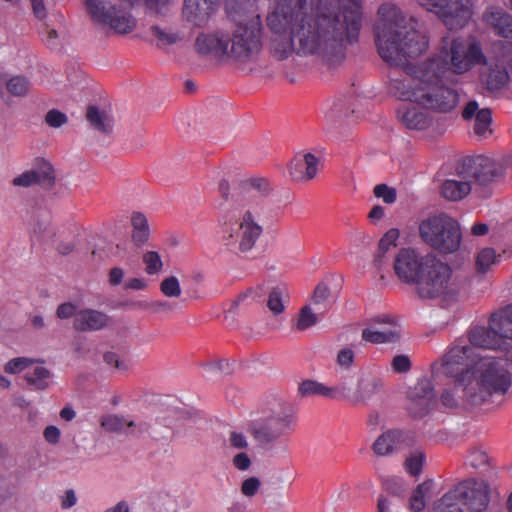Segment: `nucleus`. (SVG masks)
Segmentation results:
<instances>
[{
  "instance_id": "nucleus-49",
  "label": "nucleus",
  "mask_w": 512,
  "mask_h": 512,
  "mask_svg": "<svg viewBox=\"0 0 512 512\" xmlns=\"http://www.w3.org/2000/svg\"><path fill=\"white\" fill-rule=\"evenodd\" d=\"M161 293L169 298H178L181 296L182 290L179 280L175 276L165 277L159 285Z\"/></svg>"
},
{
  "instance_id": "nucleus-10",
  "label": "nucleus",
  "mask_w": 512,
  "mask_h": 512,
  "mask_svg": "<svg viewBox=\"0 0 512 512\" xmlns=\"http://www.w3.org/2000/svg\"><path fill=\"white\" fill-rule=\"evenodd\" d=\"M294 427V416L289 409L278 408L250 424V433L260 448L270 450Z\"/></svg>"
},
{
  "instance_id": "nucleus-30",
  "label": "nucleus",
  "mask_w": 512,
  "mask_h": 512,
  "mask_svg": "<svg viewBox=\"0 0 512 512\" xmlns=\"http://www.w3.org/2000/svg\"><path fill=\"white\" fill-rule=\"evenodd\" d=\"M400 122L410 130H424L431 124L429 115L415 106H404L398 110Z\"/></svg>"
},
{
  "instance_id": "nucleus-57",
  "label": "nucleus",
  "mask_w": 512,
  "mask_h": 512,
  "mask_svg": "<svg viewBox=\"0 0 512 512\" xmlns=\"http://www.w3.org/2000/svg\"><path fill=\"white\" fill-rule=\"evenodd\" d=\"M260 487V479L258 477L252 476L243 480V482L241 483L240 490L244 496L251 498L258 493Z\"/></svg>"
},
{
  "instance_id": "nucleus-59",
  "label": "nucleus",
  "mask_w": 512,
  "mask_h": 512,
  "mask_svg": "<svg viewBox=\"0 0 512 512\" xmlns=\"http://www.w3.org/2000/svg\"><path fill=\"white\" fill-rule=\"evenodd\" d=\"M374 195L377 198H382L387 204H392L396 201V190L386 184H379L374 187Z\"/></svg>"
},
{
  "instance_id": "nucleus-20",
  "label": "nucleus",
  "mask_w": 512,
  "mask_h": 512,
  "mask_svg": "<svg viewBox=\"0 0 512 512\" xmlns=\"http://www.w3.org/2000/svg\"><path fill=\"white\" fill-rule=\"evenodd\" d=\"M219 0H183L182 19L193 27H204L215 12Z\"/></svg>"
},
{
  "instance_id": "nucleus-38",
  "label": "nucleus",
  "mask_w": 512,
  "mask_h": 512,
  "mask_svg": "<svg viewBox=\"0 0 512 512\" xmlns=\"http://www.w3.org/2000/svg\"><path fill=\"white\" fill-rule=\"evenodd\" d=\"M490 326L497 330L502 340L512 339V306H508L499 314H492Z\"/></svg>"
},
{
  "instance_id": "nucleus-33",
  "label": "nucleus",
  "mask_w": 512,
  "mask_h": 512,
  "mask_svg": "<svg viewBox=\"0 0 512 512\" xmlns=\"http://www.w3.org/2000/svg\"><path fill=\"white\" fill-rule=\"evenodd\" d=\"M136 26L135 18L128 12L119 9L117 6L111 17L107 19L103 28L108 27L111 31L119 35H125L134 30Z\"/></svg>"
},
{
  "instance_id": "nucleus-42",
  "label": "nucleus",
  "mask_w": 512,
  "mask_h": 512,
  "mask_svg": "<svg viewBox=\"0 0 512 512\" xmlns=\"http://www.w3.org/2000/svg\"><path fill=\"white\" fill-rule=\"evenodd\" d=\"M288 290L284 286L274 287L268 295L267 307L274 315L284 312L285 304L288 302Z\"/></svg>"
},
{
  "instance_id": "nucleus-12",
  "label": "nucleus",
  "mask_w": 512,
  "mask_h": 512,
  "mask_svg": "<svg viewBox=\"0 0 512 512\" xmlns=\"http://www.w3.org/2000/svg\"><path fill=\"white\" fill-rule=\"evenodd\" d=\"M477 357L475 348L472 346L455 345L440 361L434 362L431 366L433 376L443 374L450 378H457L463 371L469 367V361H474Z\"/></svg>"
},
{
  "instance_id": "nucleus-28",
  "label": "nucleus",
  "mask_w": 512,
  "mask_h": 512,
  "mask_svg": "<svg viewBox=\"0 0 512 512\" xmlns=\"http://www.w3.org/2000/svg\"><path fill=\"white\" fill-rule=\"evenodd\" d=\"M483 20L491 26L496 34L512 38V16L503 9L490 6L483 13Z\"/></svg>"
},
{
  "instance_id": "nucleus-55",
  "label": "nucleus",
  "mask_w": 512,
  "mask_h": 512,
  "mask_svg": "<svg viewBox=\"0 0 512 512\" xmlns=\"http://www.w3.org/2000/svg\"><path fill=\"white\" fill-rule=\"evenodd\" d=\"M399 237V231L397 229H390L385 233V235L381 238L378 244V250L381 253H387L392 247L396 246V241Z\"/></svg>"
},
{
  "instance_id": "nucleus-5",
  "label": "nucleus",
  "mask_w": 512,
  "mask_h": 512,
  "mask_svg": "<svg viewBox=\"0 0 512 512\" xmlns=\"http://www.w3.org/2000/svg\"><path fill=\"white\" fill-rule=\"evenodd\" d=\"M464 373L473 387L470 397L480 406L504 397L512 386V375L502 359L481 356Z\"/></svg>"
},
{
  "instance_id": "nucleus-2",
  "label": "nucleus",
  "mask_w": 512,
  "mask_h": 512,
  "mask_svg": "<svg viewBox=\"0 0 512 512\" xmlns=\"http://www.w3.org/2000/svg\"><path fill=\"white\" fill-rule=\"evenodd\" d=\"M484 55L476 42L461 37H442L437 52L418 65L405 67L403 78H392L391 92L400 100L415 102L426 109L447 113L458 104L457 91L447 85L481 63Z\"/></svg>"
},
{
  "instance_id": "nucleus-9",
  "label": "nucleus",
  "mask_w": 512,
  "mask_h": 512,
  "mask_svg": "<svg viewBox=\"0 0 512 512\" xmlns=\"http://www.w3.org/2000/svg\"><path fill=\"white\" fill-rule=\"evenodd\" d=\"M421 239L441 253L455 252L461 243V230L458 222L446 214L423 220L419 225Z\"/></svg>"
},
{
  "instance_id": "nucleus-34",
  "label": "nucleus",
  "mask_w": 512,
  "mask_h": 512,
  "mask_svg": "<svg viewBox=\"0 0 512 512\" xmlns=\"http://www.w3.org/2000/svg\"><path fill=\"white\" fill-rule=\"evenodd\" d=\"M85 7L91 20L103 27L114 12L116 5L107 0H85Z\"/></svg>"
},
{
  "instance_id": "nucleus-29",
  "label": "nucleus",
  "mask_w": 512,
  "mask_h": 512,
  "mask_svg": "<svg viewBox=\"0 0 512 512\" xmlns=\"http://www.w3.org/2000/svg\"><path fill=\"white\" fill-rule=\"evenodd\" d=\"M86 120L91 129L103 135H110L115 124L114 117L110 111L95 105L87 107Z\"/></svg>"
},
{
  "instance_id": "nucleus-51",
  "label": "nucleus",
  "mask_w": 512,
  "mask_h": 512,
  "mask_svg": "<svg viewBox=\"0 0 512 512\" xmlns=\"http://www.w3.org/2000/svg\"><path fill=\"white\" fill-rule=\"evenodd\" d=\"M497 255L494 249L484 248L482 249L476 259V267L479 272L485 273L491 265L495 264Z\"/></svg>"
},
{
  "instance_id": "nucleus-63",
  "label": "nucleus",
  "mask_w": 512,
  "mask_h": 512,
  "mask_svg": "<svg viewBox=\"0 0 512 512\" xmlns=\"http://www.w3.org/2000/svg\"><path fill=\"white\" fill-rule=\"evenodd\" d=\"M393 370L397 373H407L411 369V361L407 355H397L391 361Z\"/></svg>"
},
{
  "instance_id": "nucleus-58",
  "label": "nucleus",
  "mask_w": 512,
  "mask_h": 512,
  "mask_svg": "<svg viewBox=\"0 0 512 512\" xmlns=\"http://www.w3.org/2000/svg\"><path fill=\"white\" fill-rule=\"evenodd\" d=\"M231 463H232L233 467L240 472H246L252 466V460H251L250 456L245 451H240V452L236 453L232 457Z\"/></svg>"
},
{
  "instance_id": "nucleus-11",
  "label": "nucleus",
  "mask_w": 512,
  "mask_h": 512,
  "mask_svg": "<svg viewBox=\"0 0 512 512\" xmlns=\"http://www.w3.org/2000/svg\"><path fill=\"white\" fill-rule=\"evenodd\" d=\"M384 388L383 380L375 375H362L356 384V388L347 382L338 384L339 399H344L353 406L368 405L377 398Z\"/></svg>"
},
{
  "instance_id": "nucleus-17",
  "label": "nucleus",
  "mask_w": 512,
  "mask_h": 512,
  "mask_svg": "<svg viewBox=\"0 0 512 512\" xmlns=\"http://www.w3.org/2000/svg\"><path fill=\"white\" fill-rule=\"evenodd\" d=\"M460 171L466 173L471 182L474 180L480 185H486L502 174L499 165L483 156L464 159L460 164Z\"/></svg>"
},
{
  "instance_id": "nucleus-3",
  "label": "nucleus",
  "mask_w": 512,
  "mask_h": 512,
  "mask_svg": "<svg viewBox=\"0 0 512 512\" xmlns=\"http://www.w3.org/2000/svg\"><path fill=\"white\" fill-rule=\"evenodd\" d=\"M376 44L380 57L387 63L400 66L408 57H417L428 48V38L419 31L417 23L406 17L396 6L383 4L378 10Z\"/></svg>"
},
{
  "instance_id": "nucleus-19",
  "label": "nucleus",
  "mask_w": 512,
  "mask_h": 512,
  "mask_svg": "<svg viewBox=\"0 0 512 512\" xmlns=\"http://www.w3.org/2000/svg\"><path fill=\"white\" fill-rule=\"evenodd\" d=\"M272 191L269 181L265 178L254 177L239 181L237 188L232 193L234 197H241L245 205H258V214L264 209V202L257 197H267Z\"/></svg>"
},
{
  "instance_id": "nucleus-1",
  "label": "nucleus",
  "mask_w": 512,
  "mask_h": 512,
  "mask_svg": "<svg viewBox=\"0 0 512 512\" xmlns=\"http://www.w3.org/2000/svg\"><path fill=\"white\" fill-rule=\"evenodd\" d=\"M360 0H297L278 5L267 17L274 33L272 53L287 59L293 53L338 65L361 26Z\"/></svg>"
},
{
  "instance_id": "nucleus-7",
  "label": "nucleus",
  "mask_w": 512,
  "mask_h": 512,
  "mask_svg": "<svg viewBox=\"0 0 512 512\" xmlns=\"http://www.w3.org/2000/svg\"><path fill=\"white\" fill-rule=\"evenodd\" d=\"M263 23L239 22L229 32L227 62L242 69L254 64L263 47Z\"/></svg>"
},
{
  "instance_id": "nucleus-35",
  "label": "nucleus",
  "mask_w": 512,
  "mask_h": 512,
  "mask_svg": "<svg viewBox=\"0 0 512 512\" xmlns=\"http://www.w3.org/2000/svg\"><path fill=\"white\" fill-rule=\"evenodd\" d=\"M299 394L303 397H310L314 395H321L329 399L338 400L339 393L338 385L334 387H327L319 382L313 380H305L300 383L298 388Z\"/></svg>"
},
{
  "instance_id": "nucleus-52",
  "label": "nucleus",
  "mask_w": 512,
  "mask_h": 512,
  "mask_svg": "<svg viewBox=\"0 0 512 512\" xmlns=\"http://www.w3.org/2000/svg\"><path fill=\"white\" fill-rule=\"evenodd\" d=\"M34 364V360L27 357H17L8 361L4 367L6 373L18 374L29 368Z\"/></svg>"
},
{
  "instance_id": "nucleus-31",
  "label": "nucleus",
  "mask_w": 512,
  "mask_h": 512,
  "mask_svg": "<svg viewBox=\"0 0 512 512\" xmlns=\"http://www.w3.org/2000/svg\"><path fill=\"white\" fill-rule=\"evenodd\" d=\"M101 425L106 431L114 433L125 432L133 434L134 430L129 431L130 429H136L139 433L149 431V426L146 423L128 420L119 415H108L104 417Z\"/></svg>"
},
{
  "instance_id": "nucleus-60",
  "label": "nucleus",
  "mask_w": 512,
  "mask_h": 512,
  "mask_svg": "<svg viewBox=\"0 0 512 512\" xmlns=\"http://www.w3.org/2000/svg\"><path fill=\"white\" fill-rule=\"evenodd\" d=\"M12 184L16 187H23L28 188L32 185L38 184L36 181V174L34 173V170H27L23 172L22 174L16 176L12 180Z\"/></svg>"
},
{
  "instance_id": "nucleus-50",
  "label": "nucleus",
  "mask_w": 512,
  "mask_h": 512,
  "mask_svg": "<svg viewBox=\"0 0 512 512\" xmlns=\"http://www.w3.org/2000/svg\"><path fill=\"white\" fill-rule=\"evenodd\" d=\"M31 225L35 234L43 236L48 232L50 225L49 213L46 211H36L31 217Z\"/></svg>"
},
{
  "instance_id": "nucleus-39",
  "label": "nucleus",
  "mask_w": 512,
  "mask_h": 512,
  "mask_svg": "<svg viewBox=\"0 0 512 512\" xmlns=\"http://www.w3.org/2000/svg\"><path fill=\"white\" fill-rule=\"evenodd\" d=\"M350 112L353 110L344 99H336L327 105L324 117L330 125H335L342 122Z\"/></svg>"
},
{
  "instance_id": "nucleus-40",
  "label": "nucleus",
  "mask_w": 512,
  "mask_h": 512,
  "mask_svg": "<svg viewBox=\"0 0 512 512\" xmlns=\"http://www.w3.org/2000/svg\"><path fill=\"white\" fill-rule=\"evenodd\" d=\"M434 483L430 480L419 484L413 491L410 498V509L413 512H420L425 508L426 499L431 498Z\"/></svg>"
},
{
  "instance_id": "nucleus-45",
  "label": "nucleus",
  "mask_w": 512,
  "mask_h": 512,
  "mask_svg": "<svg viewBox=\"0 0 512 512\" xmlns=\"http://www.w3.org/2000/svg\"><path fill=\"white\" fill-rule=\"evenodd\" d=\"M155 512H181L182 501L168 494H159L154 502Z\"/></svg>"
},
{
  "instance_id": "nucleus-25",
  "label": "nucleus",
  "mask_w": 512,
  "mask_h": 512,
  "mask_svg": "<svg viewBox=\"0 0 512 512\" xmlns=\"http://www.w3.org/2000/svg\"><path fill=\"white\" fill-rule=\"evenodd\" d=\"M470 346L481 347L487 349L504 348L507 350L512 344L508 345L505 340H502L496 329L490 325L489 328L475 327L469 333Z\"/></svg>"
},
{
  "instance_id": "nucleus-21",
  "label": "nucleus",
  "mask_w": 512,
  "mask_h": 512,
  "mask_svg": "<svg viewBox=\"0 0 512 512\" xmlns=\"http://www.w3.org/2000/svg\"><path fill=\"white\" fill-rule=\"evenodd\" d=\"M260 0H225L227 16L238 24L239 22H262L259 10Z\"/></svg>"
},
{
  "instance_id": "nucleus-8",
  "label": "nucleus",
  "mask_w": 512,
  "mask_h": 512,
  "mask_svg": "<svg viewBox=\"0 0 512 512\" xmlns=\"http://www.w3.org/2000/svg\"><path fill=\"white\" fill-rule=\"evenodd\" d=\"M424 266L413 285V294L421 300H433L453 290L450 266L433 254H426Z\"/></svg>"
},
{
  "instance_id": "nucleus-6",
  "label": "nucleus",
  "mask_w": 512,
  "mask_h": 512,
  "mask_svg": "<svg viewBox=\"0 0 512 512\" xmlns=\"http://www.w3.org/2000/svg\"><path fill=\"white\" fill-rule=\"evenodd\" d=\"M492 489L483 479H468L446 492L433 506L434 512H484Z\"/></svg>"
},
{
  "instance_id": "nucleus-53",
  "label": "nucleus",
  "mask_w": 512,
  "mask_h": 512,
  "mask_svg": "<svg viewBox=\"0 0 512 512\" xmlns=\"http://www.w3.org/2000/svg\"><path fill=\"white\" fill-rule=\"evenodd\" d=\"M466 463L475 469H479L487 465L488 455L481 449L473 448L467 455Z\"/></svg>"
},
{
  "instance_id": "nucleus-27",
  "label": "nucleus",
  "mask_w": 512,
  "mask_h": 512,
  "mask_svg": "<svg viewBox=\"0 0 512 512\" xmlns=\"http://www.w3.org/2000/svg\"><path fill=\"white\" fill-rule=\"evenodd\" d=\"M480 81L491 92L504 88L509 82V74L505 66L491 63L482 67Z\"/></svg>"
},
{
  "instance_id": "nucleus-26",
  "label": "nucleus",
  "mask_w": 512,
  "mask_h": 512,
  "mask_svg": "<svg viewBox=\"0 0 512 512\" xmlns=\"http://www.w3.org/2000/svg\"><path fill=\"white\" fill-rule=\"evenodd\" d=\"M471 181L463 171H460V165L457 168L455 178L447 179L441 186V195L450 201H459L471 192Z\"/></svg>"
},
{
  "instance_id": "nucleus-46",
  "label": "nucleus",
  "mask_w": 512,
  "mask_h": 512,
  "mask_svg": "<svg viewBox=\"0 0 512 512\" xmlns=\"http://www.w3.org/2000/svg\"><path fill=\"white\" fill-rule=\"evenodd\" d=\"M492 121L491 111L481 109L475 117L474 132L480 137H487L491 133L490 124Z\"/></svg>"
},
{
  "instance_id": "nucleus-32",
  "label": "nucleus",
  "mask_w": 512,
  "mask_h": 512,
  "mask_svg": "<svg viewBox=\"0 0 512 512\" xmlns=\"http://www.w3.org/2000/svg\"><path fill=\"white\" fill-rule=\"evenodd\" d=\"M362 339L373 344L396 343L400 339V330L396 325L391 327H368L362 330Z\"/></svg>"
},
{
  "instance_id": "nucleus-14",
  "label": "nucleus",
  "mask_w": 512,
  "mask_h": 512,
  "mask_svg": "<svg viewBox=\"0 0 512 512\" xmlns=\"http://www.w3.org/2000/svg\"><path fill=\"white\" fill-rule=\"evenodd\" d=\"M409 413L416 418L426 416L436 406V393L432 381L419 379L407 392Z\"/></svg>"
},
{
  "instance_id": "nucleus-24",
  "label": "nucleus",
  "mask_w": 512,
  "mask_h": 512,
  "mask_svg": "<svg viewBox=\"0 0 512 512\" xmlns=\"http://www.w3.org/2000/svg\"><path fill=\"white\" fill-rule=\"evenodd\" d=\"M410 436L400 430H388L373 443L372 449L378 456H388L410 444Z\"/></svg>"
},
{
  "instance_id": "nucleus-48",
  "label": "nucleus",
  "mask_w": 512,
  "mask_h": 512,
  "mask_svg": "<svg viewBox=\"0 0 512 512\" xmlns=\"http://www.w3.org/2000/svg\"><path fill=\"white\" fill-rule=\"evenodd\" d=\"M318 321V315L312 311L311 307L304 306L299 312L296 329L299 331H304L317 324Z\"/></svg>"
},
{
  "instance_id": "nucleus-37",
  "label": "nucleus",
  "mask_w": 512,
  "mask_h": 512,
  "mask_svg": "<svg viewBox=\"0 0 512 512\" xmlns=\"http://www.w3.org/2000/svg\"><path fill=\"white\" fill-rule=\"evenodd\" d=\"M133 227L132 241L136 246L145 244L150 236L149 224L146 216L141 212H133L131 216Z\"/></svg>"
},
{
  "instance_id": "nucleus-4",
  "label": "nucleus",
  "mask_w": 512,
  "mask_h": 512,
  "mask_svg": "<svg viewBox=\"0 0 512 512\" xmlns=\"http://www.w3.org/2000/svg\"><path fill=\"white\" fill-rule=\"evenodd\" d=\"M241 197L233 198V205L224 208L218 219L221 245L234 255L250 252L263 233L258 222V205H245Z\"/></svg>"
},
{
  "instance_id": "nucleus-64",
  "label": "nucleus",
  "mask_w": 512,
  "mask_h": 512,
  "mask_svg": "<svg viewBox=\"0 0 512 512\" xmlns=\"http://www.w3.org/2000/svg\"><path fill=\"white\" fill-rule=\"evenodd\" d=\"M424 456L422 453H415L411 455L405 462L408 472L412 475H417L422 468Z\"/></svg>"
},
{
  "instance_id": "nucleus-15",
  "label": "nucleus",
  "mask_w": 512,
  "mask_h": 512,
  "mask_svg": "<svg viewBox=\"0 0 512 512\" xmlns=\"http://www.w3.org/2000/svg\"><path fill=\"white\" fill-rule=\"evenodd\" d=\"M469 375L464 371L454 380L452 387L445 388L440 396L441 404L448 409H468L480 406L470 397L473 387L469 383Z\"/></svg>"
},
{
  "instance_id": "nucleus-61",
  "label": "nucleus",
  "mask_w": 512,
  "mask_h": 512,
  "mask_svg": "<svg viewBox=\"0 0 512 512\" xmlns=\"http://www.w3.org/2000/svg\"><path fill=\"white\" fill-rule=\"evenodd\" d=\"M103 358L107 365L115 368L118 371H127L129 368L128 363L121 359L115 352H106Z\"/></svg>"
},
{
  "instance_id": "nucleus-47",
  "label": "nucleus",
  "mask_w": 512,
  "mask_h": 512,
  "mask_svg": "<svg viewBox=\"0 0 512 512\" xmlns=\"http://www.w3.org/2000/svg\"><path fill=\"white\" fill-rule=\"evenodd\" d=\"M142 261L145 265V272L148 275L158 274L163 269L161 256L156 251H146L142 255Z\"/></svg>"
},
{
  "instance_id": "nucleus-43",
  "label": "nucleus",
  "mask_w": 512,
  "mask_h": 512,
  "mask_svg": "<svg viewBox=\"0 0 512 512\" xmlns=\"http://www.w3.org/2000/svg\"><path fill=\"white\" fill-rule=\"evenodd\" d=\"M5 87L11 96L23 98L29 94L31 82L25 76L15 75L6 80Z\"/></svg>"
},
{
  "instance_id": "nucleus-41",
  "label": "nucleus",
  "mask_w": 512,
  "mask_h": 512,
  "mask_svg": "<svg viewBox=\"0 0 512 512\" xmlns=\"http://www.w3.org/2000/svg\"><path fill=\"white\" fill-rule=\"evenodd\" d=\"M151 33L156 38V45L159 48L175 45L181 42L184 38L183 33L180 31H176L171 28H161L158 26H152Z\"/></svg>"
},
{
  "instance_id": "nucleus-62",
  "label": "nucleus",
  "mask_w": 512,
  "mask_h": 512,
  "mask_svg": "<svg viewBox=\"0 0 512 512\" xmlns=\"http://www.w3.org/2000/svg\"><path fill=\"white\" fill-rule=\"evenodd\" d=\"M354 357V351L351 348H342L337 354V364L342 368L349 369L354 362Z\"/></svg>"
},
{
  "instance_id": "nucleus-13",
  "label": "nucleus",
  "mask_w": 512,
  "mask_h": 512,
  "mask_svg": "<svg viewBox=\"0 0 512 512\" xmlns=\"http://www.w3.org/2000/svg\"><path fill=\"white\" fill-rule=\"evenodd\" d=\"M229 32L223 29L202 31L193 42L194 51L201 57L227 62Z\"/></svg>"
},
{
  "instance_id": "nucleus-16",
  "label": "nucleus",
  "mask_w": 512,
  "mask_h": 512,
  "mask_svg": "<svg viewBox=\"0 0 512 512\" xmlns=\"http://www.w3.org/2000/svg\"><path fill=\"white\" fill-rule=\"evenodd\" d=\"M425 259L426 255H419L412 249H401L393 261L394 272L400 281L413 286Z\"/></svg>"
},
{
  "instance_id": "nucleus-36",
  "label": "nucleus",
  "mask_w": 512,
  "mask_h": 512,
  "mask_svg": "<svg viewBox=\"0 0 512 512\" xmlns=\"http://www.w3.org/2000/svg\"><path fill=\"white\" fill-rule=\"evenodd\" d=\"M52 374L42 365H33L24 374L29 386L36 390H46L50 386Z\"/></svg>"
},
{
  "instance_id": "nucleus-56",
  "label": "nucleus",
  "mask_w": 512,
  "mask_h": 512,
  "mask_svg": "<svg viewBox=\"0 0 512 512\" xmlns=\"http://www.w3.org/2000/svg\"><path fill=\"white\" fill-rule=\"evenodd\" d=\"M68 122V117L57 109L49 110L45 115V123L51 128H59Z\"/></svg>"
},
{
  "instance_id": "nucleus-18",
  "label": "nucleus",
  "mask_w": 512,
  "mask_h": 512,
  "mask_svg": "<svg viewBox=\"0 0 512 512\" xmlns=\"http://www.w3.org/2000/svg\"><path fill=\"white\" fill-rule=\"evenodd\" d=\"M473 15L472 0H447L443 9L438 12L439 18L450 30L465 27Z\"/></svg>"
},
{
  "instance_id": "nucleus-23",
  "label": "nucleus",
  "mask_w": 512,
  "mask_h": 512,
  "mask_svg": "<svg viewBox=\"0 0 512 512\" xmlns=\"http://www.w3.org/2000/svg\"><path fill=\"white\" fill-rule=\"evenodd\" d=\"M319 159L312 153H299L288 166L293 180L306 182L313 179L318 172Z\"/></svg>"
},
{
  "instance_id": "nucleus-44",
  "label": "nucleus",
  "mask_w": 512,
  "mask_h": 512,
  "mask_svg": "<svg viewBox=\"0 0 512 512\" xmlns=\"http://www.w3.org/2000/svg\"><path fill=\"white\" fill-rule=\"evenodd\" d=\"M36 174L38 184L51 187L55 182V171L52 164L44 159H38L36 168L33 169Z\"/></svg>"
},
{
  "instance_id": "nucleus-54",
  "label": "nucleus",
  "mask_w": 512,
  "mask_h": 512,
  "mask_svg": "<svg viewBox=\"0 0 512 512\" xmlns=\"http://www.w3.org/2000/svg\"><path fill=\"white\" fill-rule=\"evenodd\" d=\"M227 443L229 448L239 451H245L250 446L246 435L238 431H232L229 433Z\"/></svg>"
},
{
  "instance_id": "nucleus-22",
  "label": "nucleus",
  "mask_w": 512,
  "mask_h": 512,
  "mask_svg": "<svg viewBox=\"0 0 512 512\" xmlns=\"http://www.w3.org/2000/svg\"><path fill=\"white\" fill-rule=\"evenodd\" d=\"M111 318L103 311L85 308L78 310L73 320V328L79 332H95L107 328Z\"/></svg>"
}]
</instances>
